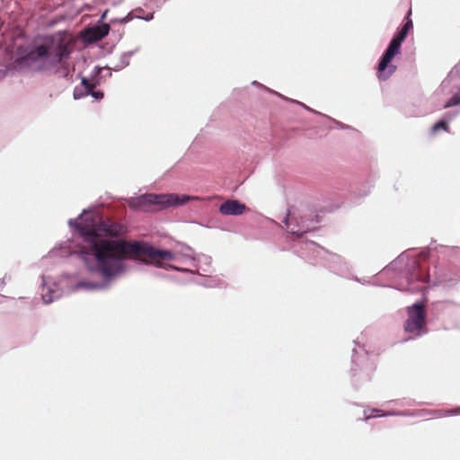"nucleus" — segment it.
I'll return each mask as SVG.
<instances>
[{
  "mask_svg": "<svg viewBox=\"0 0 460 460\" xmlns=\"http://www.w3.org/2000/svg\"><path fill=\"white\" fill-rule=\"evenodd\" d=\"M85 245L81 253L91 271L99 273L104 279H111L123 270L122 261L132 257L146 264L163 267L164 261H172L174 254L171 251L160 250L152 244L140 241L109 240L102 236L118 237L127 229L124 225L111 220L102 221L96 226H78Z\"/></svg>",
  "mask_w": 460,
  "mask_h": 460,
  "instance_id": "nucleus-1",
  "label": "nucleus"
},
{
  "mask_svg": "<svg viewBox=\"0 0 460 460\" xmlns=\"http://www.w3.org/2000/svg\"><path fill=\"white\" fill-rule=\"evenodd\" d=\"M199 199L196 196L169 194H144L136 198H130L127 203L131 209L144 212L162 210L170 207H176L185 204L190 200Z\"/></svg>",
  "mask_w": 460,
  "mask_h": 460,
  "instance_id": "nucleus-2",
  "label": "nucleus"
},
{
  "mask_svg": "<svg viewBox=\"0 0 460 460\" xmlns=\"http://www.w3.org/2000/svg\"><path fill=\"white\" fill-rule=\"evenodd\" d=\"M411 10L408 13L406 22L401 28V30L393 37L387 49L383 54L380 62L377 66L376 75L378 79L382 81L387 80L396 70V66L391 65L392 59L400 53L402 43L406 39L409 31L412 30L413 23L409 18Z\"/></svg>",
  "mask_w": 460,
  "mask_h": 460,
  "instance_id": "nucleus-3",
  "label": "nucleus"
},
{
  "mask_svg": "<svg viewBox=\"0 0 460 460\" xmlns=\"http://www.w3.org/2000/svg\"><path fill=\"white\" fill-rule=\"evenodd\" d=\"M40 44L46 49L49 66H55L68 59L72 51L73 40L65 32H58L45 37Z\"/></svg>",
  "mask_w": 460,
  "mask_h": 460,
  "instance_id": "nucleus-4",
  "label": "nucleus"
},
{
  "mask_svg": "<svg viewBox=\"0 0 460 460\" xmlns=\"http://www.w3.org/2000/svg\"><path fill=\"white\" fill-rule=\"evenodd\" d=\"M13 66L17 70L31 69L35 71H41L49 68L50 66L47 59L46 49L41 47V44H35L24 55L15 58Z\"/></svg>",
  "mask_w": 460,
  "mask_h": 460,
  "instance_id": "nucleus-5",
  "label": "nucleus"
},
{
  "mask_svg": "<svg viewBox=\"0 0 460 460\" xmlns=\"http://www.w3.org/2000/svg\"><path fill=\"white\" fill-rule=\"evenodd\" d=\"M408 318L404 322L403 329L412 337H420L427 332L426 310L422 303H416L407 308Z\"/></svg>",
  "mask_w": 460,
  "mask_h": 460,
  "instance_id": "nucleus-6",
  "label": "nucleus"
},
{
  "mask_svg": "<svg viewBox=\"0 0 460 460\" xmlns=\"http://www.w3.org/2000/svg\"><path fill=\"white\" fill-rule=\"evenodd\" d=\"M246 206L238 200L230 199L222 203L219 207V211L222 215L226 216H238L244 213Z\"/></svg>",
  "mask_w": 460,
  "mask_h": 460,
  "instance_id": "nucleus-7",
  "label": "nucleus"
},
{
  "mask_svg": "<svg viewBox=\"0 0 460 460\" xmlns=\"http://www.w3.org/2000/svg\"><path fill=\"white\" fill-rule=\"evenodd\" d=\"M283 223L286 225L288 231L296 237H301L304 234L309 231L308 227L300 226L298 223L296 226H293L292 221L290 220V211L288 210L287 215L283 220Z\"/></svg>",
  "mask_w": 460,
  "mask_h": 460,
  "instance_id": "nucleus-8",
  "label": "nucleus"
},
{
  "mask_svg": "<svg viewBox=\"0 0 460 460\" xmlns=\"http://www.w3.org/2000/svg\"><path fill=\"white\" fill-rule=\"evenodd\" d=\"M110 31V26L108 24H102L96 26L88 31L89 38L92 40H100L108 35Z\"/></svg>",
  "mask_w": 460,
  "mask_h": 460,
  "instance_id": "nucleus-9",
  "label": "nucleus"
},
{
  "mask_svg": "<svg viewBox=\"0 0 460 460\" xmlns=\"http://www.w3.org/2000/svg\"><path fill=\"white\" fill-rule=\"evenodd\" d=\"M82 84L84 86L85 94H91L96 100L103 98V93L101 91H94V84L89 82L86 78L82 79Z\"/></svg>",
  "mask_w": 460,
  "mask_h": 460,
  "instance_id": "nucleus-10",
  "label": "nucleus"
},
{
  "mask_svg": "<svg viewBox=\"0 0 460 460\" xmlns=\"http://www.w3.org/2000/svg\"><path fill=\"white\" fill-rule=\"evenodd\" d=\"M438 130H444L448 132L449 130V125L445 120H440L437 123H435L431 128V133L436 134Z\"/></svg>",
  "mask_w": 460,
  "mask_h": 460,
  "instance_id": "nucleus-11",
  "label": "nucleus"
},
{
  "mask_svg": "<svg viewBox=\"0 0 460 460\" xmlns=\"http://www.w3.org/2000/svg\"><path fill=\"white\" fill-rule=\"evenodd\" d=\"M460 103V98L453 96L446 104L445 108H449Z\"/></svg>",
  "mask_w": 460,
  "mask_h": 460,
  "instance_id": "nucleus-12",
  "label": "nucleus"
},
{
  "mask_svg": "<svg viewBox=\"0 0 460 460\" xmlns=\"http://www.w3.org/2000/svg\"><path fill=\"white\" fill-rule=\"evenodd\" d=\"M374 412H376V416H385V414L382 412L381 410H378V409H375L373 410Z\"/></svg>",
  "mask_w": 460,
  "mask_h": 460,
  "instance_id": "nucleus-13",
  "label": "nucleus"
},
{
  "mask_svg": "<svg viewBox=\"0 0 460 460\" xmlns=\"http://www.w3.org/2000/svg\"><path fill=\"white\" fill-rule=\"evenodd\" d=\"M42 299L45 304H49L52 301L51 298H47V296H45V295L42 296Z\"/></svg>",
  "mask_w": 460,
  "mask_h": 460,
  "instance_id": "nucleus-14",
  "label": "nucleus"
},
{
  "mask_svg": "<svg viewBox=\"0 0 460 460\" xmlns=\"http://www.w3.org/2000/svg\"><path fill=\"white\" fill-rule=\"evenodd\" d=\"M74 96H75V98H78V96L76 95V93H75H75H74Z\"/></svg>",
  "mask_w": 460,
  "mask_h": 460,
  "instance_id": "nucleus-15",
  "label": "nucleus"
}]
</instances>
